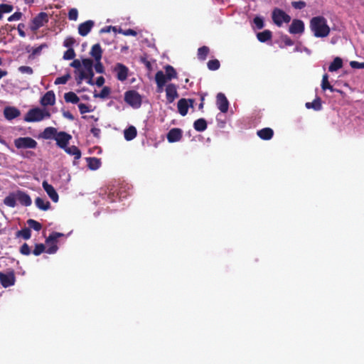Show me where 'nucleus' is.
<instances>
[{
	"label": "nucleus",
	"mask_w": 364,
	"mask_h": 364,
	"mask_svg": "<svg viewBox=\"0 0 364 364\" xmlns=\"http://www.w3.org/2000/svg\"><path fill=\"white\" fill-rule=\"evenodd\" d=\"M309 26L314 36L316 38H325L329 35L331 31L327 20L322 16L313 17L310 20Z\"/></svg>",
	"instance_id": "f257e3e1"
},
{
	"label": "nucleus",
	"mask_w": 364,
	"mask_h": 364,
	"mask_svg": "<svg viewBox=\"0 0 364 364\" xmlns=\"http://www.w3.org/2000/svg\"><path fill=\"white\" fill-rule=\"evenodd\" d=\"M50 113L48 111L38 107L33 108L26 113L24 120L28 122H40L45 118H50Z\"/></svg>",
	"instance_id": "f03ea898"
},
{
	"label": "nucleus",
	"mask_w": 364,
	"mask_h": 364,
	"mask_svg": "<svg viewBox=\"0 0 364 364\" xmlns=\"http://www.w3.org/2000/svg\"><path fill=\"white\" fill-rule=\"evenodd\" d=\"M272 18L274 23L279 27H281L283 23H288L291 21V16L279 8H275L272 11Z\"/></svg>",
	"instance_id": "7ed1b4c3"
},
{
	"label": "nucleus",
	"mask_w": 364,
	"mask_h": 364,
	"mask_svg": "<svg viewBox=\"0 0 364 364\" xmlns=\"http://www.w3.org/2000/svg\"><path fill=\"white\" fill-rule=\"evenodd\" d=\"M124 101L134 108L141 105V97L136 90H129L124 93Z\"/></svg>",
	"instance_id": "20e7f679"
},
{
	"label": "nucleus",
	"mask_w": 364,
	"mask_h": 364,
	"mask_svg": "<svg viewBox=\"0 0 364 364\" xmlns=\"http://www.w3.org/2000/svg\"><path fill=\"white\" fill-rule=\"evenodd\" d=\"M14 146L20 149H36L37 142L36 140L29 136L19 137L14 140Z\"/></svg>",
	"instance_id": "39448f33"
},
{
	"label": "nucleus",
	"mask_w": 364,
	"mask_h": 364,
	"mask_svg": "<svg viewBox=\"0 0 364 364\" xmlns=\"http://www.w3.org/2000/svg\"><path fill=\"white\" fill-rule=\"evenodd\" d=\"M64 235L63 233L53 232L46 238V243L50 247L46 250V252L48 254H54L57 252L58 247L56 245L57 240L59 237H63Z\"/></svg>",
	"instance_id": "423d86ee"
},
{
	"label": "nucleus",
	"mask_w": 364,
	"mask_h": 364,
	"mask_svg": "<svg viewBox=\"0 0 364 364\" xmlns=\"http://www.w3.org/2000/svg\"><path fill=\"white\" fill-rule=\"evenodd\" d=\"M48 16L46 12L39 13L35 18H33L31 25L32 31H37L41 27L43 26L45 23L48 22Z\"/></svg>",
	"instance_id": "0eeeda50"
},
{
	"label": "nucleus",
	"mask_w": 364,
	"mask_h": 364,
	"mask_svg": "<svg viewBox=\"0 0 364 364\" xmlns=\"http://www.w3.org/2000/svg\"><path fill=\"white\" fill-rule=\"evenodd\" d=\"M15 282L16 277L14 271H10L6 273L0 272V284L4 288L14 285Z\"/></svg>",
	"instance_id": "6e6552de"
},
{
	"label": "nucleus",
	"mask_w": 364,
	"mask_h": 364,
	"mask_svg": "<svg viewBox=\"0 0 364 364\" xmlns=\"http://www.w3.org/2000/svg\"><path fill=\"white\" fill-rule=\"evenodd\" d=\"M71 139L72 136L70 134L63 131L58 132L55 137L57 146L62 149L66 148Z\"/></svg>",
	"instance_id": "1a4fd4ad"
},
{
	"label": "nucleus",
	"mask_w": 364,
	"mask_h": 364,
	"mask_svg": "<svg viewBox=\"0 0 364 364\" xmlns=\"http://www.w3.org/2000/svg\"><path fill=\"white\" fill-rule=\"evenodd\" d=\"M216 105H217L218 109L221 112L226 113L228 112V108H229V102L223 93L219 92L217 95Z\"/></svg>",
	"instance_id": "9d476101"
},
{
	"label": "nucleus",
	"mask_w": 364,
	"mask_h": 364,
	"mask_svg": "<svg viewBox=\"0 0 364 364\" xmlns=\"http://www.w3.org/2000/svg\"><path fill=\"white\" fill-rule=\"evenodd\" d=\"M166 96L168 103H172L175 99L178 97L177 87L175 84L169 83L166 87Z\"/></svg>",
	"instance_id": "9b49d317"
},
{
	"label": "nucleus",
	"mask_w": 364,
	"mask_h": 364,
	"mask_svg": "<svg viewBox=\"0 0 364 364\" xmlns=\"http://www.w3.org/2000/svg\"><path fill=\"white\" fill-rule=\"evenodd\" d=\"M304 31V23L301 20L294 19L289 26V32L291 34H301Z\"/></svg>",
	"instance_id": "f8f14e48"
},
{
	"label": "nucleus",
	"mask_w": 364,
	"mask_h": 364,
	"mask_svg": "<svg viewBox=\"0 0 364 364\" xmlns=\"http://www.w3.org/2000/svg\"><path fill=\"white\" fill-rule=\"evenodd\" d=\"M114 71L117 73L118 80L123 82L127 80L129 73V69L127 66L119 63H117Z\"/></svg>",
	"instance_id": "ddd939ff"
},
{
	"label": "nucleus",
	"mask_w": 364,
	"mask_h": 364,
	"mask_svg": "<svg viewBox=\"0 0 364 364\" xmlns=\"http://www.w3.org/2000/svg\"><path fill=\"white\" fill-rule=\"evenodd\" d=\"M43 188L50 197V198L54 202L57 203L59 200V196L54 187L49 184L46 181H44L42 183Z\"/></svg>",
	"instance_id": "4468645a"
},
{
	"label": "nucleus",
	"mask_w": 364,
	"mask_h": 364,
	"mask_svg": "<svg viewBox=\"0 0 364 364\" xmlns=\"http://www.w3.org/2000/svg\"><path fill=\"white\" fill-rule=\"evenodd\" d=\"M181 138L182 130L179 128H173L167 134V139L170 143L178 141Z\"/></svg>",
	"instance_id": "2eb2a0df"
},
{
	"label": "nucleus",
	"mask_w": 364,
	"mask_h": 364,
	"mask_svg": "<svg viewBox=\"0 0 364 364\" xmlns=\"http://www.w3.org/2000/svg\"><path fill=\"white\" fill-rule=\"evenodd\" d=\"M94 21L92 20H87L84 23H80L78 26V33L82 36H86L94 26Z\"/></svg>",
	"instance_id": "dca6fc26"
},
{
	"label": "nucleus",
	"mask_w": 364,
	"mask_h": 364,
	"mask_svg": "<svg viewBox=\"0 0 364 364\" xmlns=\"http://www.w3.org/2000/svg\"><path fill=\"white\" fill-rule=\"evenodd\" d=\"M16 200H18L19 203L22 205L29 206L31 205V203H32L31 198L29 196V195L27 194L26 193H25L21 190H18L16 192Z\"/></svg>",
	"instance_id": "f3484780"
},
{
	"label": "nucleus",
	"mask_w": 364,
	"mask_h": 364,
	"mask_svg": "<svg viewBox=\"0 0 364 364\" xmlns=\"http://www.w3.org/2000/svg\"><path fill=\"white\" fill-rule=\"evenodd\" d=\"M55 103V95L53 90L48 91L41 99L43 106L53 105Z\"/></svg>",
	"instance_id": "a211bd4d"
},
{
	"label": "nucleus",
	"mask_w": 364,
	"mask_h": 364,
	"mask_svg": "<svg viewBox=\"0 0 364 364\" xmlns=\"http://www.w3.org/2000/svg\"><path fill=\"white\" fill-rule=\"evenodd\" d=\"M4 114L6 119L11 120L18 117L21 114V112L16 107H6L4 110Z\"/></svg>",
	"instance_id": "6ab92c4d"
},
{
	"label": "nucleus",
	"mask_w": 364,
	"mask_h": 364,
	"mask_svg": "<svg viewBox=\"0 0 364 364\" xmlns=\"http://www.w3.org/2000/svg\"><path fill=\"white\" fill-rule=\"evenodd\" d=\"M257 134L261 139L269 140L273 137L274 131L269 127H266L258 130Z\"/></svg>",
	"instance_id": "aec40b11"
},
{
	"label": "nucleus",
	"mask_w": 364,
	"mask_h": 364,
	"mask_svg": "<svg viewBox=\"0 0 364 364\" xmlns=\"http://www.w3.org/2000/svg\"><path fill=\"white\" fill-rule=\"evenodd\" d=\"M177 107L179 114L182 116H186L189 107L188 100L185 98L179 100L177 104Z\"/></svg>",
	"instance_id": "412c9836"
},
{
	"label": "nucleus",
	"mask_w": 364,
	"mask_h": 364,
	"mask_svg": "<svg viewBox=\"0 0 364 364\" xmlns=\"http://www.w3.org/2000/svg\"><path fill=\"white\" fill-rule=\"evenodd\" d=\"M35 204L36 207L41 210L46 211L50 208V202L40 197H37L35 199Z\"/></svg>",
	"instance_id": "4be33fe9"
},
{
	"label": "nucleus",
	"mask_w": 364,
	"mask_h": 364,
	"mask_svg": "<svg viewBox=\"0 0 364 364\" xmlns=\"http://www.w3.org/2000/svg\"><path fill=\"white\" fill-rule=\"evenodd\" d=\"M90 53L94 58L95 60H101L102 50L100 45L99 43L93 45Z\"/></svg>",
	"instance_id": "5701e85b"
},
{
	"label": "nucleus",
	"mask_w": 364,
	"mask_h": 364,
	"mask_svg": "<svg viewBox=\"0 0 364 364\" xmlns=\"http://www.w3.org/2000/svg\"><path fill=\"white\" fill-rule=\"evenodd\" d=\"M63 150L69 155L74 156L75 159H79L81 157V151L75 145L71 146H66V148L63 149Z\"/></svg>",
	"instance_id": "b1692460"
},
{
	"label": "nucleus",
	"mask_w": 364,
	"mask_h": 364,
	"mask_svg": "<svg viewBox=\"0 0 364 364\" xmlns=\"http://www.w3.org/2000/svg\"><path fill=\"white\" fill-rule=\"evenodd\" d=\"M307 109H313L315 111H320L322 109V103L320 97H317L311 102H306L305 105Z\"/></svg>",
	"instance_id": "393cba45"
},
{
	"label": "nucleus",
	"mask_w": 364,
	"mask_h": 364,
	"mask_svg": "<svg viewBox=\"0 0 364 364\" xmlns=\"http://www.w3.org/2000/svg\"><path fill=\"white\" fill-rule=\"evenodd\" d=\"M87 77H94V72L93 68L88 70H81L80 71L79 75L76 77V82L77 85H80L82 83V81L85 80Z\"/></svg>",
	"instance_id": "a878e982"
},
{
	"label": "nucleus",
	"mask_w": 364,
	"mask_h": 364,
	"mask_svg": "<svg viewBox=\"0 0 364 364\" xmlns=\"http://www.w3.org/2000/svg\"><path fill=\"white\" fill-rule=\"evenodd\" d=\"M257 38L259 41L262 43H265L272 39V33L269 30H264L262 32L257 33Z\"/></svg>",
	"instance_id": "bb28decb"
},
{
	"label": "nucleus",
	"mask_w": 364,
	"mask_h": 364,
	"mask_svg": "<svg viewBox=\"0 0 364 364\" xmlns=\"http://www.w3.org/2000/svg\"><path fill=\"white\" fill-rule=\"evenodd\" d=\"M137 134V131L135 127L130 126L124 130V135L127 141H131L134 139Z\"/></svg>",
	"instance_id": "cd10ccee"
},
{
	"label": "nucleus",
	"mask_w": 364,
	"mask_h": 364,
	"mask_svg": "<svg viewBox=\"0 0 364 364\" xmlns=\"http://www.w3.org/2000/svg\"><path fill=\"white\" fill-rule=\"evenodd\" d=\"M87 161V166L91 170H97L101 166L100 159L95 157H88L86 159Z\"/></svg>",
	"instance_id": "c85d7f7f"
},
{
	"label": "nucleus",
	"mask_w": 364,
	"mask_h": 364,
	"mask_svg": "<svg viewBox=\"0 0 364 364\" xmlns=\"http://www.w3.org/2000/svg\"><path fill=\"white\" fill-rule=\"evenodd\" d=\"M16 192L11 193L4 199V203L6 206L14 208L16 205Z\"/></svg>",
	"instance_id": "c756f323"
},
{
	"label": "nucleus",
	"mask_w": 364,
	"mask_h": 364,
	"mask_svg": "<svg viewBox=\"0 0 364 364\" xmlns=\"http://www.w3.org/2000/svg\"><path fill=\"white\" fill-rule=\"evenodd\" d=\"M193 127L198 132H203L207 129V122L203 118L198 119L194 122Z\"/></svg>",
	"instance_id": "7c9ffc66"
},
{
	"label": "nucleus",
	"mask_w": 364,
	"mask_h": 364,
	"mask_svg": "<svg viewBox=\"0 0 364 364\" xmlns=\"http://www.w3.org/2000/svg\"><path fill=\"white\" fill-rule=\"evenodd\" d=\"M343 66V60L341 58L336 57L333 59V62L330 64L328 67V70L330 72H334L341 68Z\"/></svg>",
	"instance_id": "2f4dec72"
},
{
	"label": "nucleus",
	"mask_w": 364,
	"mask_h": 364,
	"mask_svg": "<svg viewBox=\"0 0 364 364\" xmlns=\"http://www.w3.org/2000/svg\"><path fill=\"white\" fill-rule=\"evenodd\" d=\"M57 129L54 127H47L43 132V137L46 139H54L57 135Z\"/></svg>",
	"instance_id": "473e14b6"
},
{
	"label": "nucleus",
	"mask_w": 364,
	"mask_h": 364,
	"mask_svg": "<svg viewBox=\"0 0 364 364\" xmlns=\"http://www.w3.org/2000/svg\"><path fill=\"white\" fill-rule=\"evenodd\" d=\"M209 53L210 48L206 46H203L198 49V58L201 61H204L207 58Z\"/></svg>",
	"instance_id": "72a5a7b5"
},
{
	"label": "nucleus",
	"mask_w": 364,
	"mask_h": 364,
	"mask_svg": "<svg viewBox=\"0 0 364 364\" xmlns=\"http://www.w3.org/2000/svg\"><path fill=\"white\" fill-rule=\"evenodd\" d=\"M64 99L66 102L77 104L80 101L78 96L73 92H68L65 93Z\"/></svg>",
	"instance_id": "f704fd0d"
},
{
	"label": "nucleus",
	"mask_w": 364,
	"mask_h": 364,
	"mask_svg": "<svg viewBox=\"0 0 364 364\" xmlns=\"http://www.w3.org/2000/svg\"><path fill=\"white\" fill-rule=\"evenodd\" d=\"M321 88L323 90H329L331 92L338 91L337 90L334 89L332 85H331L330 82H328V75L327 74H324L323 75Z\"/></svg>",
	"instance_id": "c9c22d12"
},
{
	"label": "nucleus",
	"mask_w": 364,
	"mask_h": 364,
	"mask_svg": "<svg viewBox=\"0 0 364 364\" xmlns=\"http://www.w3.org/2000/svg\"><path fill=\"white\" fill-rule=\"evenodd\" d=\"M165 75H166V78H168V80H171L172 79L177 78V73L173 66L167 65L165 67Z\"/></svg>",
	"instance_id": "e433bc0d"
},
{
	"label": "nucleus",
	"mask_w": 364,
	"mask_h": 364,
	"mask_svg": "<svg viewBox=\"0 0 364 364\" xmlns=\"http://www.w3.org/2000/svg\"><path fill=\"white\" fill-rule=\"evenodd\" d=\"M16 236L17 237H21L23 238L24 240H28L31 238V229L29 228H22L21 230H18L16 232Z\"/></svg>",
	"instance_id": "4c0bfd02"
},
{
	"label": "nucleus",
	"mask_w": 364,
	"mask_h": 364,
	"mask_svg": "<svg viewBox=\"0 0 364 364\" xmlns=\"http://www.w3.org/2000/svg\"><path fill=\"white\" fill-rule=\"evenodd\" d=\"M155 81L156 84L166 85V82L169 81V80L166 78V75L163 71L159 70L155 75Z\"/></svg>",
	"instance_id": "58836bf2"
},
{
	"label": "nucleus",
	"mask_w": 364,
	"mask_h": 364,
	"mask_svg": "<svg viewBox=\"0 0 364 364\" xmlns=\"http://www.w3.org/2000/svg\"><path fill=\"white\" fill-rule=\"evenodd\" d=\"M207 66L210 70H217L220 68V63L217 59L210 60L207 63Z\"/></svg>",
	"instance_id": "ea45409f"
},
{
	"label": "nucleus",
	"mask_w": 364,
	"mask_h": 364,
	"mask_svg": "<svg viewBox=\"0 0 364 364\" xmlns=\"http://www.w3.org/2000/svg\"><path fill=\"white\" fill-rule=\"evenodd\" d=\"M27 224L28 225L29 228H33L36 231H39L42 228V225L39 222L33 219L28 220Z\"/></svg>",
	"instance_id": "a19ab883"
},
{
	"label": "nucleus",
	"mask_w": 364,
	"mask_h": 364,
	"mask_svg": "<svg viewBox=\"0 0 364 364\" xmlns=\"http://www.w3.org/2000/svg\"><path fill=\"white\" fill-rule=\"evenodd\" d=\"M46 251V247L43 244L39 243L35 245V248L33 250V254L36 256H38Z\"/></svg>",
	"instance_id": "79ce46f5"
},
{
	"label": "nucleus",
	"mask_w": 364,
	"mask_h": 364,
	"mask_svg": "<svg viewBox=\"0 0 364 364\" xmlns=\"http://www.w3.org/2000/svg\"><path fill=\"white\" fill-rule=\"evenodd\" d=\"M82 65L84 67L83 70H88L93 68V61L90 58H85L82 60Z\"/></svg>",
	"instance_id": "37998d69"
},
{
	"label": "nucleus",
	"mask_w": 364,
	"mask_h": 364,
	"mask_svg": "<svg viewBox=\"0 0 364 364\" xmlns=\"http://www.w3.org/2000/svg\"><path fill=\"white\" fill-rule=\"evenodd\" d=\"M110 93V88L109 87H104L99 94H95V97L106 98Z\"/></svg>",
	"instance_id": "c03bdc74"
},
{
	"label": "nucleus",
	"mask_w": 364,
	"mask_h": 364,
	"mask_svg": "<svg viewBox=\"0 0 364 364\" xmlns=\"http://www.w3.org/2000/svg\"><path fill=\"white\" fill-rule=\"evenodd\" d=\"M14 7L12 5L6 4H0V12L3 15L5 13H10L13 11Z\"/></svg>",
	"instance_id": "a18cd8bd"
},
{
	"label": "nucleus",
	"mask_w": 364,
	"mask_h": 364,
	"mask_svg": "<svg viewBox=\"0 0 364 364\" xmlns=\"http://www.w3.org/2000/svg\"><path fill=\"white\" fill-rule=\"evenodd\" d=\"M75 57V53L73 48H68L63 54V59L72 60Z\"/></svg>",
	"instance_id": "49530a36"
},
{
	"label": "nucleus",
	"mask_w": 364,
	"mask_h": 364,
	"mask_svg": "<svg viewBox=\"0 0 364 364\" xmlns=\"http://www.w3.org/2000/svg\"><path fill=\"white\" fill-rule=\"evenodd\" d=\"M70 78V74H66L61 77H57L55 80V85H60V84L64 85L68 81V80Z\"/></svg>",
	"instance_id": "de8ad7c7"
},
{
	"label": "nucleus",
	"mask_w": 364,
	"mask_h": 364,
	"mask_svg": "<svg viewBox=\"0 0 364 364\" xmlns=\"http://www.w3.org/2000/svg\"><path fill=\"white\" fill-rule=\"evenodd\" d=\"M19 252L23 255H29L31 252V248L27 243H23L20 247Z\"/></svg>",
	"instance_id": "09e8293b"
},
{
	"label": "nucleus",
	"mask_w": 364,
	"mask_h": 364,
	"mask_svg": "<svg viewBox=\"0 0 364 364\" xmlns=\"http://www.w3.org/2000/svg\"><path fill=\"white\" fill-rule=\"evenodd\" d=\"M119 33H122L124 36H136L137 35V32L133 29L129 28L127 30H123L121 28H119Z\"/></svg>",
	"instance_id": "8fccbe9b"
},
{
	"label": "nucleus",
	"mask_w": 364,
	"mask_h": 364,
	"mask_svg": "<svg viewBox=\"0 0 364 364\" xmlns=\"http://www.w3.org/2000/svg\"><path fill=\"white\" fill-rule=\"evenodd\" d=\"M75 39L73 37H68L63 42V46L68 48H73L72 46L75 43Z\"/></svg>",
	"instance_id": "3c124183"
},
{
	"label": "nucleus",
	"mask_w": 364,
	"mask_h": 364,
	"mask_svg": "<svg viewBox=\"0 0 364 364\" xmlns=\"http://www.w3.org/2000/svg\"><path fill=\"white\" fill-rule=\"evenodd\" d=\"M78 17V11L76 9L73 8L70 9L68 12V18L71 21H76Z\"/></svg>",
	"instance_id": "603ef678"
},
{
	"label": "nucleus",
	"mask_w": 364,
	"mask_h": 364,
	"mask_svg": "<svg viewBox=\"0 0 364 364\" xmlns=\"http://www.w3.org/2000/svg\"><path fill=\"white\" fill-rule=\"evenodd\" d=\"M253 22L257 29H262L264 26L262 18L259 16H256L254 18Z\"/></svg>",
	"instance_id": "864d4df0"
},
{
	"label": "nucleus",
	"mask_w": 364,
	"mask_h": 364,
	"mask_svg": "<svg viewBox=\"0 0 364 364\" xmlns=\"http://www.w3.org/2000/svg\"><path fill=\"white\" fill-rule=\"evenodd\" d=\"M291 5L296 9H302L306 7V4L305 1L300 0L297 1H292Z\"/></svg>",
	"instance_id": "5fc2aeb1"
},
{
	"label": "nucleus",
	"mask_w": 364,
	"mask_h": 364,
	"mask_svg": "<svg viewBox=\"0 0 364 364\" xmlns=\"http://www.w3.org/2000/svg\"><path fill=\"white\" fill-rule=\"evenodd\" d=\"M23 14L20 11H16L8 18V21L11 22L14 21H18L21 18Z\"/></svg>",
	"instance_id": "6e6d98bb"
},
{
	"label": "nucleus",
	"mask_w": 364,
	"mask_h": 364,
	"mask_svg": "<svg viewBox=\"0 0 364 364\" xmlns=\"http://www.w3.org/2000/svg\"><path fill=\"white\" fill-rule=\"evenodd\" d=\"M96 63L95 65L93 66L95 67V71L97 73H103L105 72V68H104V66L102 65V63H101L100 60H95Z\"/></svg>",
	"instance_id": "4d7b16f0"
},
{
	"label": "nucleus",
	"mask_w": 364,
	"mask_h": 364,
	"mask_svg": "<svg viewBox=\"0 0 364 364\" xmlns=\"http://www.w3.org/2000/svg\"><path fill=\"white\" fill-rule=\"evenodd\" d=\"M18 70L21 73H26L28 75H31L33 73L32 68H31L29 66H26V65L20 66L18 68Z\"/></svg>",
	"instance_id": "13d9d810"
},
{
	"label": "nucleus",
	"mask_w": 364,
	"mask_h": 364,
	"mask_svg": "<svg viewBox=\"0 0 364 364\" xmlns=\"http://www.w3.org/2000/svg\"><path fill=\"white\" fill-rule=\"evenodd\" d=\"M281 39L286 46H291L294 43V41L287 35L282 36Z\"/></svg>",
	"instance_id": "bf43d9fd"
},
{
	"label": "nucleus",
	"mask_w": 364,
	"mask_h": 364,
	"mask_svg": "<svg viewBox=\"0 0 364 364\" xmlns=\"http://www.w3.org/2000/svg\"><path fill=\"white\" fill-rule=\"evenodd\" d=\"M78 108L81 114H85L91 111L90 107L84 103H80L78 105Z\"/></svg>",
	"instance_id": "052dcab7"
},
{
	"label": "nucleus",
	"mask_w": 364,
	"mask_h": 364,
	"mask_svg": "<svg viewBox=\"0 0 364 364\" xmlns=\"http://www.w3.org/2000/svg\"><path fill=\"white\" fill-rule=\"evenodd\" d=\"M350 65L352 68L355 69L364 68V63H359L358 61H350Z\"/></svg>",
	"instance_id": "680f3d73"
},
{
	"label": "nucleus",
	"mask_w": 364,
	"mask_h": 364,
	"mask_svg": "<svg viewBox=\"0 0 364 364\" xmlns=\"http://www.w3.org/2000/svg\"><path fill=\"white\" fill-rule=\"evenodd\" d=\"M140 61L146 66L148 70H151L152 65L149 60L146 59L145 57H141Z\"/></svg>",
	"instance_id": "e2e57ef3"
},
{
	"label": "nucleus",
	"mask_w": 364,
	"mask_h": 364,
	"mask_svg": "<svg viewBox=\"0 0 364 364\" xmlns=\"http://www.w3.org/2000/svg\"><path fill=\"white\" fill-rule=\"evenodd\" d=\"M116 30H117V26H105V27L102 28L100 30V33H109L111 31L116 32Z\"/></svg>",
	"instance_id": "0e129e2a"
},
{
	"label": "nucleus",
	"mask_w": 364,
	"mask_h": 364,
	"mask_svg": "<svg viewBox=\"0 0 364 364\" xmlns=\"http://www.w3.org/2000/svg\"><path fill=\"white\" fill-rule=\"evenodd\" d=\"M25 27L24 24L23 23H19L18 25V34L21 37H23L24 38L26 36V33L24 32L23 31V28Z\"/></svg>",
	"instance_id": "69168bd1"
},
{
	"label": "nucleus",
	"mask_w": 364,
	"mask_h": 364,
	"mask_svg": "<svg viewBox=\"0 0 364 364\" xmlns=\"http://www.w3.org/2000/svg\"><path fill=\"white\" fill-rule=\"evenodd\" d=\"M82 65V62L80 61L78 59H75L71 63L70 66L73 68H75L76 69H80Z\"/></svg>",
	"instance_id": "338daca9"
},
{
	"label": "nucleus",
	"mask_w": 364,
	"mask_h": 364,
	"mask_svg": "<svg viewBox=\"0 0 364 364\" xmlns=\"http://www.w3.org/2000/svg\"><path fill=\"white\" fill-rule=\"evenodd\" d=\"M90 132L93 134L94 136L99 138L100 136L101 130L97 127H92L90 129Z\"/></svg>",
	"instance_id": "774afa93"
}]
</instances>
